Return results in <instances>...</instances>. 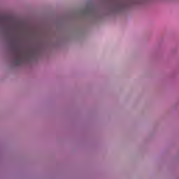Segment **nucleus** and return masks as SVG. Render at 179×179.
<instances>
[{"instance_id": "f257e3e1", "label": "nucleus", "mask_w": 179, "mask_h": 179, "mask_svg": "<svg viewBox=\"0 0 179 179\" xmlns=\"http://www.w3.org/2000/svg\"><path fill=\"white\" fill-rule=\"evenodd\" d=\"M29 57V53L22 49L16 48L14 50V58L15 65H21L22 62Z\"/></svg>"}, {"instance_id": "f03ea898", "label": "nucleus", "mask_w": 179, "mask_h": 179, "mask_svg": "<svg viewBox=\"0 0 179 179\" xmlns=\"http://www.w3.org/2000/svg\"><path fill=\"white\" fill-rule=\"evenodd\" d=\"M115 6L116 8H127L129 5L134 3V0H113Z\"/></svg>"}, {"instance_id": "7ed1b4c3", "label": "nucleus", "mask_w": 179, "mask_h": 179, "mask_svg": "<svg viewBox=\"0 0 179 179\" xmlns=\"http://www.w3.org/2000/svg\"><path fill=\"white\" fill-rule=\"evenodd\" d=\"M8 22H9V17H8L6 15L0 13V23H2L3 24H6Z\"/></svg>"}]
</instances>
